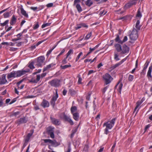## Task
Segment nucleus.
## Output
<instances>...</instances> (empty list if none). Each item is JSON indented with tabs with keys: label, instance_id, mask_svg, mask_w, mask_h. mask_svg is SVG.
<instances>
[{
	"label": "nucleus",
	"instance_id": "nucleus-2",
	"mask_svg": "<svg viewBox=\"0 0 152 152\" xmlns=\"http://www.w3.org/2000/svg\"><path fill=\"white\" fill-rule=\"evenodd\" d=\"M60 118L65 121L68 122L71 125H72L74 124V123L70 116L66 115L64 113L61 115Z\"/></svg>",
	"mask_w": 152,
	"mask_h": 152
},
{
	"label": "nucleus",
	"instance_id": "nucleus-13",
	"mask_svg": "<svg viewBox=\"0 0 152 152\" xmlns=\"http://www.w3.org/2000/svg\"><path fill=\"white\" fill-rule=\"evenodd\" d=\"M28 121V118L26 116L20 118L17 120V123L18 124H25L27 123Z\"/></svg>",
	"mask_w": 152,
	"mask_h": 152
},
{
	"label": "nucleus",
	"instance_id": "nucleus-43",
	"mask_svg": "<svg viewBox=\"0 0 152 152\" xmlns=\"http://www.w3.org/2000/svg\"><path fill=\"white\" fill-rule=\"evenodd\" d=\"M51 23H48L43 24L42 26V28H43L46 27L50 26V25Z\"/></svg>",
	"mask_w": 152,
	"mask_h": 152
},
{
	"label": "nucleus",
	"instance_id": "nucleus-12",
	"mask_svg": "<svg viewBox=\"0 0 152 152\" xmlns=\"http://www.w3.org/2000/svg\"><path fill=\"white\" fill-rule=\"evenodd\" d=\"M129 48L125 44L122 47V50L121 54H123L126 53H128L129 52Z\"/></svg>",
	"mask_w": 152,
	"mask_h": 152
},
{
	"label": "nucleus",
	"instance_id": "nucleus-61",
	"mask_svg": "<svg viewBox=\"0 0 152 152\" xmlns=\"http://www.w3.org/2000/svg\"><path fill=\"white\" fill-rule=\"evenodd\" d=\"M104 10H103L101 11L99 13L100 15H105L106 13L107 12H105L104 13Z\"/></svg>",
	"mask_w": 152,
	"mask_h": 152
},
{
	"label": "nucleus",
	"instance_id": "nucleus-4",
	"mask_svg": "<svg viewBox=\"0 0 152 152\" xmlns=\"http://www.w3.org/2000/svg\"><path fill=\"white\" fill-rule=\"evenodd\" d=\"M129 37L132 40L135 41L138 37V31L136 29L133 28L131 34L129 35Z\"/></svg>",
	"mask_w": 152,
	"mask_h": 152
},
{
	"label": "nucleus",
	"instance_id": "nucleus-5",
	"mask_svg": "<svg viewBox=\"0 0 152 152\" xmlns=\"http://www.w3.org/2000/svg\"><path fill=\"white\" fill-rule=\"evenodd\" d=\"M54 127L51 126H49L47 128V132L50 135L51 138L52 139L54 138L55 136L54 134Z\"/></svg>",
	"mask_w": 152,
	"mask_h": 152
},
{
	"label": "nucleus",
	"instance_id": "nucleus-46",
	"mask_svg": "<svg viewBox=\"0 0 152 152\" xmlns=\"http://www.w3.org/2000/svg\"><path fill=\"white\" fill-rule=\"evenodd\" d=\"M39 25L38 23L37 22L34 26V27H33V29L34 30L36 29L39 28Z\"/></svg>",
	"mask_w": 152,
	"mask_h": 152
},
{
	"label": "nucleus",
	"instance_id": "nucleus-37",
	"mask_svg": "<svg viewBox=\"0 0 152 152\" xmlns=\"http://www.w3.org/2000/svg\"><path fill=\"white\" fill-rule=\"evenodd\" d=\"M34 61H31L29 62L28 65V67H29L31 69H33L35 67L34 66Z\"/></svg>",
	"mask_w": 152,
	"mask_h": 152
},
{
	"label": "nucleus",
	"instance_id": "nucleus-7",
	"mask_svg": "<svg viewBox=\"0 0 152 152\" xmlns=\"http://www.w3.org/2000/svg\"><path fill=\"white\" fill-rule=\"evenodd\" d=\"M60 80L57 79H55L49 81V84L51 86L58 87L60 85Z\"/></svg>",
	"mask_w": 152,
	"mask_h": 152
},
{
	"label": "nucleus",
	"instance_id": "nucleus-20",
	"mask_svg": "<svg viewBox=\"0 0 152 152\" xmlns=\"http://www.w3.org/2000/svg\"><path fill=\"white\" fill-rule=\"evenodd\" d=\"M152 69V65H151L149 68V69L147 75V77H148L149 80H150L152 77V76L151 75Z\"/></svg>",
	"mask_w": 152,
	"mask_h": 152
},
{
	"label": "nucleus",
	"instance_id": "nucleus-54",
	"mask_svg": "<svg viewBox=\"0 0 152 152\" xmlns=\"http://www.w3.org/2000/svg\"><path fill=\"white\" fill-rule=\"evenodd\" d=\"M108 86H107L104 88L102 90V92L103 94H104L105 93V91H106L107 89L108 88Z\"/></svg>",
	"mask_w": 152,
	"mask_h": 152
},
{
	"label": "nucleus",
	"instance_id": "nucleus-19",
	"mask_svg": "<svg viewBox=\"0 0 152 152\" xmlns=\"http://www.w3.org/2000/svg\"><path fill=\"white\" fill-rule=\"evenodd\" d=\"M6 75L3 74L1 77L0 78V85L3 84L7 82L6 79Z\"/></svg>",
	"mask_w": 152,
	"mask_h": 152
},
{
	"label": "nucleus",
	"instance_id": "nucleus-3",
	"mask_svg": "<svg viewBox=\"0 0 152 152\" xmlns=\"http://www.w3.org/2000/svg\"><path fill=\"white\" fill-rule=\"evenodd\" d=\"M103 78L105 84L106 85L110 83L113 79L111 76L108 73H106L103 75Z\"/></svg>",
	"mask_w": 152,
	"mask_h": 152
},
{
	"label": "nucleus",
	"instance_id": "nucleus-1",
	"mask_svg": "<svg viewBox=\"0 0 152 152\" xmlns=\"http://www.w3.org/2000/svg\"><path fill=\"white\" fill-rule=\"evenodd\" d=\"M116 119V118H115L110 121H108L104 123L103 124V126H106V128L104 130V132L105 134H107L110 132L108 131V130L111 129L113 127L115 123Z\"/></svg>",
	"mask_w": 152,
	"mask_h": 152
},
{
	"label": "nucleus",
	"instance_id": "nucleus-53",
	"mask_svg": "<svg viewBox=\"0 0 152 152\" xmlns=\"http://www.w3.org/2000/svg\"><path fill=\"white\" fill-rule=\"evenodd\" d=\"M79 125H80V124H79L78 126L77 127V128H75V129H73L72 130V132L75 134V133L77 132L78 128Z\"/></svg>",
	"mask_w": 152,
	"mask_h": 152
},
{
	"label": "nucleus",
	"instance_id": "nucleus-55",
	"mask_svg": "<svg viewBox=\"0 0 152 152\" xmlns=\"http://www.w3.org/2000/svg\"><path fill=\"white\" fill-rule=\"evenodd\" d=\"M67 58H66V56L65 58L62 61L61 63L63 64H66L67 61Z\"/></svg>",
	"mask_w": 152,
	"mask_h": 152
},
{
	"label": "nucleus",
	"instance_id": "nucleus-27",
	"mask_svg": "<svg viewBox=\"0 0 152 152\" xmlns=\"http://www.w3.org/2000/svg\"><path fill=\"white\" fill-rule=\"evenodd\" d=\"M22 33H20L16 35L17 37V38L13 39H12V40L13 41H14L20 40L21 39L20 37L22 35Z\"/></svg>",
	"mask_w": 152,
	"mask_h": 152
},
{
	"label": "nucleus",
	"instance_id": "nucleus-14",
	"mask_svg": "<svg viewBox=\"0 0 152 152\" xmlns=\"http://www.w3.org/2000/svg\"><path fill=\"white\" fill-rule=\"evenodd\" d=\"M19 9L20 10L21 14L26 18H28V15L26 13V11L24 10L23 7L21 5V6L19 7Z\"/></svg>",
	"mask_w": 152,
	"mask_h": 152
},
{
	"label": "nucleus",
	"instance_id": "nucleus-16",
	"mask_svg": "<svg viewBox=\"0 0 152 152\" xmlns=\"http://www.w3.org/2000/svg\"><path fill=\"white\" fill-rule=\"evenodd\" d=\"M28 71L25 70H18L17 71V77H20L21 76L25 75L26 73L28 72Z\"/></svg>",
	"mask_w": 152,
	"mask_h": 152
},
{
	"label": "nucleus",
	"instance_id": "nucleus-35",
	"mask_svg": "<svg viewBox=\"0 0 152 152\" xmlns=\"http://www.w3.org/2000/svg\"><path fill=\"white\" fill-rule=\"evenodd\" d=\"M130 19V16L129 15H127L125 16L124 17H122L119 18V20H127L129 19Z\"/></svg>",
	"mask_w": 152,
	"mask_h": 152
},
{
	"label": "nucleus",
	"instance_id": "nucleus-48",
	"mask_svg": "<svg viewBox=\"0 0 152 152\" xmlns=\"http://www.w3.org/2000/svg\"><path fill=\"white\" fill-rule=\"evenodd\" d=\"M83 54V53L80 52L77 56L75 59V61H77L80 57V56Z\"/></svg>",
	"mask_w": 152,
	"mask_h": 152
},
{
	"label": "nucleus",
	"instance_id": "nucleus-62",
	"mask_svg": "<svg viewBox=\"0 0 152 152\" xmlns=\"http://www.w3.org/2000/svg\"><path fill=\"white\" fill-rule=\"evenodd\" d=\"M53 5V3H50L48 4L47 5V7H52Z\"/></svg>",
	"mask_w": 152,
	"mask_h": 152
},
{
	"label": "nucleus",
	"instance_id": "nucleus-63",
	"mask_svg": "<svg viewBox=\"0 0 152 152\" xmlns=\"http://www.w3.org/2000/svg\"><path fill=\"white\" fill-rule=\"evenodd\" d=\"M81 25H82V27H84L86 28H87L88 27V26L86 25V24L83 23H81Z\"/></svg>",
	"mask_w": 152,
	"mask_h": 152
},
{
	"label": "nucleus",
	"instance_id": "nucleus-60",
	"mask_svg": "<svg viewBox=\"0 0 152 152\" xmlns=\"http://www.w3.org/2000/svg\"><path fill=\"white\" fill-rule=\"evenodd\" d=\"M17 98L18 97H16V98H15L14 99H13L10 102V104H11L13 103H14V102H15V101H16L17 100Z\"/></svg>",
	"mask_w": 152,
	"mask_h": 152
},
{
	"label": "nucleus",
	"instance_id": "nucleus-52",
	"mask_svg": "<svg viewBox=\"0 0 152 152\" xmlns=\"http://www.w3.org/2000/svg\"><path fill=\"white\" fill-rule=\"evenodd\" d=\"M9 15L10 14L9 12H6L3 14V16L4 18H6L9 17Z\"/></svg>",
	"mask_w": 152,
	"mask_h": 152
},
{
	"label": "nucleus",
	"instance_id": "nucleus-18",
	"mask_svg": "<svg viewBox=\"0 0 152 152\" xmlns=\"http://www.w3.org/2000/svg\"><path fill=\"white\" fill-rule=\"evenodd\" d=\"M119 43H116L115 44L114 47L116 50L118 52L121 53L122 50V47Z\"/></svg>",
	"mask_w": 152,
	"mask_h": 152
},
{
	"label": "nucleus",
	"instance_id": "nucleus-28",
	"mask_svg": "<svg viewBox=\"0 0 152 152\" xmlns=\"http://www.w3.org/2000/svg\"><path fill=\"white\" fill-rule=\"evenodd\" d=\"M93 4V2L91 0H87L85 2L86 5L88 7H90Z\"/></svg>",
	"mask_w": 152,
	"mask_h": 152
},
{
	"label": "nucleus",
	"instance_id": "nucleus-9",
	"mask_svg": "<svg viewBox=\"0 0 152 152\" xmlns=\"http://www.w3.org/2000/svg\"><path fill=\"white\" fill-rule=\"evenodd\" d=\"M137 0H130L129 2L125 5V7L126 8H130L133 5H135L137 3Z\"/></svg>",
	"mask_w": 152,
	"mask_h": 152
},
{
	"label": "nucleus",
	"instance_id": "nucleus-42",
	"mask_svg": "<svg viewBox=\"0 0 152 152\" xmlns=\"http://www.w3.org/2000/svg\"><path fill=\"white\" fill-rule=\"evenodd\" d=\"M134 79V77L133 75H130L128 77V80L130 82L132 81Z\"/></svg>",
	"mask_w": 152,
	"mask_h": 152
},
{
	"label": "nucleus",
	"instance_id": "nucleus-44",
	"mask_svg": "<svg viewBox=\"0 0 152 152\" xmlns=\"http://www.w3.org/2000/svg\"><path fill=\"white\" fill-rule=\"evenodd\" d=\"M138 66V61L137 60L136 61V63H135V68L131 72V73L133 74L134 71H135V70L137 68Z\"/></svg>",
	"mask_w": 152,
	"mask_h": 152
},
{
	"label": "nucleus",
	"instance_id": "nucleus-47",
	"mask_svg": "<svg viewBox=\"0 0 152 152\" xmlns=\"http://www.w3.org/2000/svg\"><path fill=\"white\" fill-rule=\"evenodd\" d=\"M91 35V32H90L89 33L87 34L86 37L85 38V40H87L88 39Z\"/></svg>",
	"mask_w": 152,
	"mask_h": 152
},
{
	"label": "nucleus",
	"instance_id": "nucleus-31",
	"mask_svg": "<svg viewBox=\"0 0 152 152\" xmlns=\"http://www.w3.org/2000/svg\"><path fill=\"white\" fill-rule=\"evenodd\" d=\"M69 93L70 95L71 96L75 95L77 93L76 91L72 88H70L69 89Z\"/></svg>",
	"mask_w": 152,
	"mask_h": 152
},
{
	"label": "nucleus",
	"instance_id": "nucleus-26",
	"mask_svg": "<svg viewBox=\"0 0 152 152\" xmlns=\"http://www.w3.org/2000/svg\"><path fill=\"white\" fill-rule=\"evenodd\" d=\"M55 91L56 95L55 96H53L52 98L51 99V100L56 101L57 100V99L58 98V89H56L55 90Z\"/></svg>",
	"mask_w": 152,
	"mask_h": 152
},
{
	"label": "nucleus",
	"instance_id": "nucleus-25",
	"mask_svg": "<svg viewBox=\"0 0 152 152\" xmlns=\"http://www.w3.org/2000/svg\"><path fill=\"white\" fill-rule=\"evenodd\" d=\"M16 18H15L14 15H13L12 17L11 21L10 22V24L11 25H13L15 24L16 21Z\"/></svg>",
	"mask_w": 152,
	"mask_h": 152
},
{
	"label": "nucleus",
	"instance_id": "nucleus-51",
	"mask_svg": "<svg viewBox=\"0 0 152 152\" xmlns=\"http://www.w3.org/2000/svg\"><path fill=\"white\" fill-rule=\"evenodd\" d=\"M94 51V50L92 49V48H90L89 51L88 53L86 55V56H85V57H86L87 56H88L89 54H90L92 52H93Z\"/></svg>",
	"mask_w": 152,
	"mask_h": 152
},
{
	"label": "nucleus",
	"instance_id": "nucleus-64",
	"mask_svg": "<svg viewBox=\"0 0 152 152\" xmlns=\"http://www.w3.org/2000/svg\"><path fill=\"white\" fill-rule=\"evenodd\" d=\"M53 50V49H51L48 50L47 53V56L49 55L51 53V52H52Z\"/></svg>",
	"mask_w": 152,
	"mask_h": 152
},
{
	"label": "nucleus",
	"instance_id": "nucleus-58",
	"mask_svg": "<svg viewBox=\"0 0 152 152\" xmlns=\"http://www.w3.org/2000/svg\"><path fill=\"white\" fill-rule=\"evenodd\" d=\"M82 25H81V23L77 24V27H75V29H77L79 28H80L82 27Z\"/></svg>",
	"mask_w": 152,
	"mask_h": 152
},
{
	"label": "nucleus",
	"instance_id": "nucleus-15",
	"mask_svg": "<svg viewBox=\"0 0 152 152\" xmlns=\"http://www.w3.org/2000/svg\"><path fill=\"white\" fill-rule=\"evenodd\" d=\"M41 105L44 108L48 107L49 106V103L48 101L43 99L41 103Z\"/></svg>",
	"mask_w": 152,
	"mask_h": 152
},
{
	"label": "nucleus",
	"instance_id": "nucleus-38",
	"mask_svg": "<svg viewBox=\"0 0 152 152\" xmlns=\"http://www.w3.org/2000/svg\"><path fill=\"white\" fill-rule=\"evenodd\" d=\"M20 112L19 111H17L16 112H12L10 113V116H14L16 117L17 115H19Z\"/></svg>",
	"mask_w": 152,
	"mask_h": 152
},
{
	"label": "nucleus",
	"instance_id": "nucleus-49",
	"mask_svg": "<svg viewBox=\"0 0 152 152\" xmlns=\"http://www.w3.org/2000/svg\"><path fill=\"white\" fill-rule=\"evenodd\" d=\"M127 39H128V38H127V37L126 36H125L124 37L123 40H121V41H120V42L121 43V44H122L123 43L125 42L126 41H127Z\"/></svg>",
	"mask_w": 152,
	"mask_h": 152
},
{
	"label": "nucleus",
	"instance_id": "nucleus-40",
	"mask_svg": "<svg viewBox=\"0 0 152 152\" xmlns=\"http://www.w3.org/2000/svg\"><path fill=\"white\" fill-rule=\"evenodd\" d=\"M119 55L117 53H115L114 55V59L116 61H118L120 60L118 58Z\"/></svg>",
	"mask_w": 152,
	"mask_h": 152
},
{
	"label": "nucleus",
	"instance_id": "nucleus-59",
	"mask_svg": "<svg viewBox=\"0 0 152 152\" xmlns=\"http://www.w3.org/2000/svg\"><path fill=\"white\" fill-rule=\"evenodd\" d=\"M65 51V49H63L62 50L60 53L59 54V55L57 56V57H59L63 53H64Z\"/></svg>",
	"mask_w": 152,
	"mask_h": 152
},
{
	"label": "nucleus",
	"instance_id": "nucleus-50",
	"mask_svg": "<svg viewBox=\"0 0 152 152\" xmlns=\"http://www.w3.org/2000/svg\"><path fill=\"white\" fill-rule=\"evenodd\" d=\"M123 85L122 83H120V84L119 86L118 91L120 94L121 93Z\"/></svg>",
	"mask_w": 152,
	"mask_h": 152
},
{
	"label": "nucleus",
	"instance_id": "nucleus-6",
	"mask_svg": "<svg viewBox=\"0 0 152 152\" xmlns=\"http://www.w3.org/2000/svg\"><path fill=\"white\" fill-rule=\"evenodd\" d=\"M45 58L44 56H41L37 58V60L36 64L37 66L41 67L44 62Z\"/></svg>",
	"mask_w": 152,
	"mask_h": 152
},
{
	"label": "nucleus",
	"instance_id": "nucleus-8",
	"mask_svg": "<svg viewBox=\"0 0 152 152\" xmlns=\"http://www.w3.org/2000/svg\"><path fill=\"white\" fill-rule=\"evenodd\" d=\"M42 140L45 143L48 142L51 144V145L54 147H56L58 145V142L55 140H52L49 139H43Z\"/></svg>",
	"mask_w": 152,
	"mask_h": 152
},
{
	"label": "nucleus",
	"instance_id": "nucleus-21",
	"mask_svg": "<svg viewBox=\"0 0 152 152\" xmlns=\"http://www.w3.org/2000/svg\"><path fill=\"white\" fill-rule=\"evenodd\" d=\"M74 6H75L78 12L79 13L80 12L82 11V8L79 4V3H76L75 4V1L73 4Z\"/></svg>",
	"mask_w": 152,
	"mask_h": 152
},
{
	"label": "nucleus",
	"instance_id": "nucleus-22",
	"mask_svg": "<svg viewBox=\"0 0 152 152\" xmlns=\"http://www.w3.org/2000/svg\"><path fill=\"white\" fill-rule=\"evenodd\" d=\"M72 115L73 118L76 121H78L79 120L80 115L78 113L76 112L75 113L72 114Z\"/></svg>",
	"mask_w": 152,
	"mask_h": 152
},
{
	"label": "nucleus",
	"instance_id": "nucleus-57",
	"mask_svg": "<svg viewBox=\"0 0 152 152\" xmlns=\"http://www.w3.org/2000/svg\"><path fill=\"white\" fill-rule=\"evenodd\" d=\"M34 109L35 110H39L40 109V108L36 104H35L34 106Z\"/></svg>",
	"mask_w": 152,
	"mask_h": 152
},
{
	"label": "nucleus",
	"instance_id": "nucleus-41",
	"mask_svg": "<svg viewBox=\"0 0 152 152\" xmlns=\"http://www.w3.org/2000/svg\"><path fill=\"white\" fill-rule=\"evenodd\" d=\"M73 53V51L72 49H70L68 53L66 54V58H68V57L71 54H72Z\"/></svg>",
	"mask_w": 152,
	"mask_h": 152
},
{
	"label": "nucleus",
	"instance_id": "nucleus-56",
	"mask_svg": "<svg viewBox=\"0 0 152 152\" xmlns=\"http://www.w3.org/2000/svg\"><path fill=\"white\" fill-rule=\"evenodd\" d=\"M55 101H53L51 100L50 103L51 105L54 107L55 105Z\"/></svg>",
	"mask_w": 152,
	"mask_h": 152
},
{
	"label": "nucleus",
	"instance_id": "nucleus-36",
	"mask_svg": "<svg viewBox=\"0 0 152 152\" xmlns=\"http://www.w3.org/2000/svg\"><path fill=\"white\" fill-rule=\"evenodd\" d=\"M149 61H146L144 65V68L142 70V72L145 71L149 65Z\"/></svg>",
	"mask_w": 152,
	"mask_h": 152
},
{
	"label": "nucleus",
	"instance_id": "nucleus-24",
	"mask_svg": "<svg viewBox=\"0 0 152 152\" xmlns=\"http://www.w3.org/2000/svg\"><path fill=\"white\" fill-rule=\"evenodd\" d=\"M41 77L40 75H37L36 79H32L31 82L34 83H37L39 81Z\"/></svg>",
	"mask_w": 152,
	"mask_h": 152
},
{
	"label": "nucleus",
	"instance_id": "nucleus-32",
	"mask_svg": "<svg viewBox=\"0 0 152 152\" xmlns=\"http://www.w3.org/2000/svg\"><path fill=\"white\" fill-rule=\"evenodd\" d=\"M72 114L75 113L77 110V107L75 106H72L70 109Z\"/></svg>",
	"mask_w": 152,
	"mask_h": 152
},
{
	"label": "nucleus",
	"instance_id": "nucleus-10",
	"mask_svg": "<svg viewBox=\"0 0 152 152\" xmlns=\"http://www.w3.org/2000/svg\"><path fill=\"white\" fill-rule=\"evenodd\" d=\"M128 57V56H127L125 58H124L122 60L119 62L115 64L114 65L111 66L110 68V69L111 70H113L115 68L119 66L123 62H124V61H126V60Z\"/></svg>",
	"mask_w": 152,
	"mask_h": 152
},
{
	"label": "nucleus",
	"instance_id": "nucleus-34",
	"mask_svg": "<svg viewBox=\"0 0 152 152\" xmlns=\"http://www.w3.org/2000/svg\"><path fill=\"white\" fill-rule=\"evenodd\" d=\"M17 71H13L10 73V78L17 77Z\"/></svg>",
	"mask_w": 152,
	"mask_h": 152
},
{
	"label": "nucleus",
	"instance_id": "nucleus-23",
	"mask_svg": "<svg viewBox=\"0 0 152 152\" xmlns=\"http://www.w3.org/2000/svg\"><path fill=\"white\" fill-rule=\"evenodd\" d=\"M56 64L54 63H52L47 65L43 69V72H45L48 69H49L52 67H53L54 66H55Z\"/></svg>",
	"mask_w": 152,
	"mask_h": 152
},
{
	"label": "nucleus",
	"instance_id": "nucleus-11",
	"mask_svg": "<svg viewBox=\"0 0 152 152\" xmlns=\"http://www.w3.org/2000/svg\"><path fill=\"white\" fill-rule=\"evenodd\" d=\"M51 123L56 126H59L61 124V121L59 119H56L51 116L50 117Z\"/></svg>",
	"mask_w": 152,
	"mask_h": 152
},
{
	"label": "nucleus",
	"instance_id": "nucleus-30",
	"mask_svg": "<svg viewBox=\"0 0 152 152\" xmlns=\"http://www.w3.org/2000/svg\"><path fill=\"white\" fill-rule=\"evenodd\" d=\"M141 8L140 7L138 9L137 12V14L136 15V17L138 18H141L142 16V15L141 12Z\"/></svg>",
	"mask_w": 152,
	"mask_h": 152
},
{
	"label": "nucleus",
	"instance_id": "nucleus-45",
	"mask_svg": "<svg viewBox=\"0 0 152 152\" xmlns=\"http://www.w3.org/2000/svg\"><path fill=\"white\" fill-rule=\"evenodd\" d=\"M9 21V20H6L3 23H0V25L2 26H5L8 23Z\"/></svg>",
	"mask_w": 152,
	"mask_h": 152
},
{
	"label": "nucleus",
	"instance_id": "nucleus-29",
	"mask_svg": "<svg viewBox=\"0 0 152 152\" xmlns=\"http://www.w3.org/2000/svg\"><path fill=\"white\" fill-rule=\"evenodd\" d=\"M140 21L139 20H137L136 24L135 27L137 28L136 30L138 31L140 29L141 26L140 25Z\"/></svg>",
	"mask_w": 152,
	"mask_h": 152
},
{
	"label": "nucleus",
	"instance_id": "nucleus-17",
	"mask_svg": "<svg viewBox=\"0 0 152 152\" xmlns=\"http://www.w3.org/2000/svg\"><path fill=\"white\" fill-rule=\"evenodd\" d=\"M34 132L33 129H31L30 130V133L28 134L26 137L25 138V140L26 142H28L29 141L32 135Z\"/></svg>",
	"mask_w": 152,
	"mask_h": 152
},
{
	"label": "nucleus",
	"instance_id": "nucleus-33",
	"mask_svg": "<svg viewBox=\"0 0 152 152\" xmlns=\"http://www.w3.org/2000/svg\"><path fill=\"white\" fill-rule=\"evenodd\" d=\"M116 37L115 39V41L116 42H118V43L121 44V43L120 42V41H121V40L119 38V34H116Z\"/></svg>",
	"mask_w": 152,
	"mask_h": 152
},
{
	"label": "nucleus",
	"instance_id": "nucleus-39",
	"mask_svg": "<svg viewBox=\"0 0 152 152\" xmlns=\"http://www.w3.org/2000/svg\"><path fill=\"white\" fill-rule=\"evenodd\" d=\"M71 66V65L69 64L68 65H65L64 66L61 65L60 67L61 69H64L68 67H70Z\"/></svg>",
	"mask_w": 152,
	"mask_h": 152
}]
</instances>
